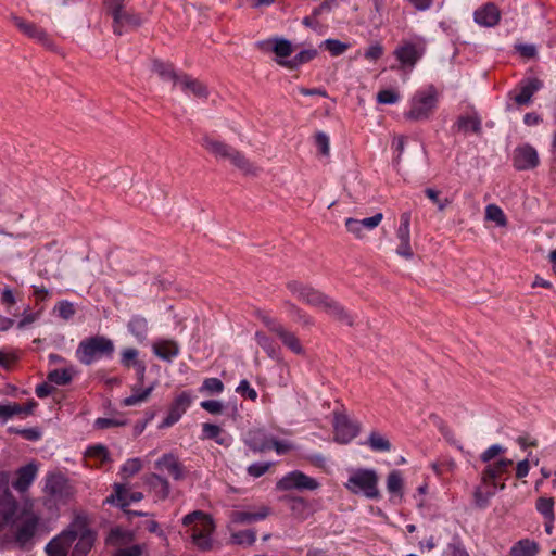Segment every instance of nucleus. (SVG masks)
Instances as JSON below:
<instances>
[{
  "instance_id": "f257e3e1",
  "label": "nucleus",
  "mask_w": 556,
  "mask_h": 556,
  "mask_svg": "<svg viewBox=\"0 0 556 556\" xmlns=\"http://www.w3.org/2000/svg\"><path fill=\"white\" fill-rule=\"evenodd\" d=\"M40 528L41 517L31 506H21L9 492L0 496V532L8 529V542L20 549L30 551L36 544Z\"/></svg>"
},
{
  "instance_id": "f03ea898",
  "label": "nucleus",
  "mask_w": 556,
  "mask_h": 556,
  "mask_svg": "<svg viewBox=\"0 0 556 556\" xmlns=\"http://www.w3.org/2000/svg\"><path fill=\"white\" fill-rule=\"evenodd\" d=\"M201 144L217 161H228L243 175L253 177L258 175L260 168L235 147L207 135L203 136Z\"/></svg>"
},
{
  "instance_id": "7ed1b4c3",
  "label": "nucleus",
  "mask_w": 556,
  "mask_h": 556,
  "mask_svg": "<svg viewBox=\"0 0 556 556\" xmlns=\"http://www.w3.org/2000/svg\"><path fill=\"white\" fill-rule=\"evenodd\" d=\"M288 290L295 295L300 301L321 309L330 317L342 320L344 318V308L339 305L333 299L321 293L320 291L304 286L298 281H290L287 285Z\"/></svg>"
},
{
  "instance_id": "20e7f679",
  "label": "nucleus",
  "mask_w": 556,
  "mask_h": 556,
  "mask_svg": "<svg viewBox=\"0 0 556 556\" xmlns=\"http://www.w3.org/2000/svg\"><path fill=\"white\" fill-rule=\"evenodd\" d=\"M182 523L190 527V538L198 548L207 551L212 547L211 535L215 527L208 515L201 510H194L184 517Z\"/></svg>"
},
{
  "instance_id": "39448f33",
  "label": "nucleus",
  "mask_w": 556,
  "mask_h": 556,
  "mask_svg": "<svg viewBox=\"0 0 556 556\" xmlns=\"http://www.w3.org/2000/svg\"><path fill=\"white\" fill-rule=\"evenodd\" d=\"M114 343L104 336L87 338L78 344L77 359L84 365H90L101 357H111L114 353Z\"/></svg>"
},
{
  "instance_id": "423d86ee",
  "label": "nucleus",
  "mask_w": 556,
  "mask_h": 556,
  "mask_svg": "<svg viewBox=\"0 0 556 556\" xmlns=\"http://www.w3.org/2000/svg\"><path fill=\"white\" fill-rule=\"evenodd\" d=\"M350 492L362 494L368 500L381 498L379 475L372 468H357L350 475Z\"/></svg>"
},
{
  "instance_id": "0eeeda50",
  "label": "nucleus",
  "mask_w": 556,
  "mask_h": 556,
  "mask_svg": "<svg viewBox=\"0 0 556 556\" xmlns=\"http://www.w3.org/2000/svg\"><path fill=\"white\" fill-rule=\"evenodd\" d=\"M438 103V92L433 86L416 92L412 99L410 110L405 114L406 118L413 121L428 119Z\"/></svg>"
},
{
  "instance_id": "6e6552de",
  "label": "nucleus",
  "mask_w": 556,
  "mask_h": 556,
  "mask_svg": "<svg viewBox=\"0 0 556 556\" xmlns=\"http://www.w3.org/2000/svg\"><path fill=\"white\" fill-rule=\"evenodd\" d=\"M319 486V482L305 475L304 472L300 470H293L286 476H283L281 479H279L276 483V489L278 491H291V490H316Z\"/></svg>"
},
{
  "instance_id": "1a4fd4ad",
  "label": "nucleus",
  "mask_w": 556,
  "mask_h": 556,
  "mask_svg": "<svg viewBox=\"0 0 556 556\" xmlns=\"http://www.w3.org/2000/svg\"><path fill=\"white\" fill-rule=\"evenodd\" d=\"M75 541V529L70 527L46 545V553L48 556H67L68 549Z\"/></svg>"
},
{
  "instance_id": "9d476101",
  "label": "nucleus",
  "mask_w": 556,
  "mask_h": 556,
  "mask_svg": "<svg viewBox=\"0 0 556 556\" xmlns=\"http://www.w3.org/2000/svg\"><path fill=\"white\" fill-rule=\"evenodd\" d=\"M71 527H74L76 535L72 556H86L94 544L96 533L80 523H74Z\"/></svg>"
},
{
  "instance_id": "9b49d317",
  "label": "nucleus",
  "mask_w": 556,
  "mask_h": 556,
  "mask_svg": "<svg viewBox=\"0 0 556 556\" xmlns=\"http://www.w3.org/2000/svg\"><path fill=\"white\" fill-rule=\"evenodd\" d=\"M513 164L517 170H528L539 165L536 150L530 144L517 147L514 151Z\"/></svg>"
},
{
  "instance_id": "f8f14e48",
  "label": "nucleus",
  "mask_w": 556,
  "mask_h": 556,
  "mask_svg": "<svg viewBox=\"0 0 556 556\" xmlns=\"http://www.w3.org/2000/svg\"><path fill=\"white\" fill-rule=\"evenodd\" d=\"M191 404V394L189 392H181L173 401L167 416L164 418L160 428H168L176 424L181 416L186 413Z\"/></svg>"
},
{
  "instance_id": "ddd939ff",
  "label": "nucleus",
  "mask_w": 556,
  "mask_h": 556,
  "mask_svg": "<svg viewBox=\"0 0 556 556\" xmlns=\"http://www.w3.org/2000/svg\"><path fill=\"white\" fill-rule=\"evenodd\" d=\"M155 469L167 471L175 480L179 481L186 477V468L173 453L162 455L155 462Z\"/></svg>"
},
{
  "instance_id": "4468645a",
  "label": "nucleus",
  "mask_w": 556,
  "mask_h": 556,
  "mask_svg": "<svg viewBox=\"0 0 556 556\" xmlns=\"http://www.w3.org/2000/svg\"><path fill=\"white\" fill-rule=\"evenodd\" d=\"M422 53L424 49L413 42H404L394 51V55L402 67H414Z\"/></svg>"
},
{
  "instance_id": "2eb2a0df",
  "label": "nucleus",
  "mask_w": 556,
  "mask_h": 556,
  "mask_svg": "<svg viewBox=\"0 0 556 556\" xmlns=\"http://www.w3.org/2000/svg\"><path fill=\"white\" fill-rule=\"evenodd\" d=\"M543 83L539 78H528L519 83V92L513 99L517 105H528L532 96L542 88Z\"/></svg>"
},
{
  "instance_id": "dca6fc26",
  "label": "nucleus",
  "mask_w": 556,
  "mask_h": 556,
  "mask_svg": "<svg viewBox=\"0 0 556 556\" xmlns=\"http://www.w3.org/2000/svg\"><path fill=\"white\" fill-rule=\"evenodd\" d=\"M473 17L477 24L484 27H493L498 24L501 12L494 3L488 2L475 11Z\"/></svg>"
},
{
  "instance_id": "f3484780",
  "label": "nucleus",
  "mask_w": 556,
  "mask_h": 556,
  "mask_svg": "<svg viewBox=\"0 0 556 556\" xmlns=\"http://www.w3.org/2000/svg\"><path fill=\"white\" fill-rule=\"evenodd\" d=\"M113 17V31L115 35H122L123 28L128 26L130 28H138L142 25L143 20L139 14L134 12L125 11L124 9L119 11L117 16L116 13L112 15Z\"/></svg>"
},
{
  "instance_id": "a211bd4d",
  "label": "nucleus",
  "mask_w": 556,
  "mask_h": 556,
  "mask_svg": "<svg viewBox=\"0 0 556 556\" xmlns=\"http://www.w3.org/2000/svg\"><path fill=\"white\" fill-rule=\"evenodd\" d=\"M511 465L513 460L508 458H502L494 464L488 465L482 472V482L485 484H491L493 488H496V479L502 473L507 472Z\"/></svg>"
},
{
  "instance_id": "6ab92c4d",
  "label": "nucleus",
  "mask_w": 556,
  "mask_h": 556,
  "mask_svg": "<svg viewBox=\"0 0 556 556\" xmlns=\"http://www.w3.org/2000/svg\"><path fill=\"white\" fill-rule=\"evenodd\" d=\"M12 20H13L15 26L23 34H25L29 38L38 40L46 47L51 46V40L49 39L47 33L43 29L39 28L37 25H35L33 23L26 22L25 20H23L18 16H13Z\"/></svg>"
},
{
  "instance_id": "aec40b11",
  "label": "nucleus",
  "mask_w": 556,
  "mask_h": 556,
  "mask_svg": "<svg viewBox=\"0 0 556 556\" xmlns=\"http://www.w3.org/2000/svg\"><path fill=\"white\" fill-rule=\"evenodd\" d=\"M142 498L143 494L141 492H128V490L124 485L115 484L114 493L106 498V502L114 503L115 501H117V505L122 509H125L132 502H139Z\"/></svg>"
},
{
  "instance_id": "412c9836",
  "label": "nucleus",
  "mask_w": 556,
  "mask_h": 556,
  "mask_svg": "<svg viewBox=\"0 0 556 556\" xmlns=\"http://www.w3.org/2000/svg\"><path fill=\"white\" fill-rule=\"evenodd\" d=\"M37 470L38 468L34 463H29L18 468L16 471V480L12 482V486L18 492H25L34 482L37 476Z\"/></svg>"
},
{
  "instance_id": "4be33fe9",
  "label": "nucleus",
  "mask_w": 556,
  "mask_h": 556,
  "mask_svg": "<svg viewBox=\"0 0 556 556\" xmlns=\"http://www.w3.org/2000/svg\"><path fill=\"white\" fill-rule=\"evenodd\" d=\"M270 514L267 506L260 507L256 511L233 510L230 513V519L233 523L248 525L265 519Z\"/></svg>"
},
{
  "instance_id": "5701e85b",
  "label": "nucleus",
  "mask_w": 556,
  "mask_h": 556,
  "mask_svg": "<svg viewBox=\"0 0 556 556\" xmlns=\"http://www.w3.org/2000/svg\"><path fill=\"white\" fill-rule=\"evenodd\" d=\"M153 353L161 359L172 362L179 354V345L173 340H160L152 345Z\"/></svg>"
},
{
  "instance_id": "b1692460",
  "label": "nucleus",
  "mask_w": 556,
  "mask_h": 556,
  "mask_svg": "<svg viewBox=\"0 0 556 556\" xmlns=\"http://www.w3.org/2000/svg\"><path fill=\"white\" fill-rule=\"evenodd\" d=\"M454 127L457 129V131L463 134H468L469 131L481 134L482 131L481 119L476 113L471 115H460L457 118Z\"/></svg>"
},
{
  "instance_id": "393cba45",
  "label": "nucleus",
  "mask_w": 556,
  "mask_h": 556,
  "mask_svg": "<svg viewBox=\"0 0 556 556\" xmlns=\"http://www.w3.org/2000/svg\"><path fill=\"white\" fill-rule=\"evenodd\" d=\"M179 84L185 92H191L198 98H207L208 91L206 86L198 79L192 78L187 74H182L179 78Z\"/></svg>"
},
{
  "instance_id": "a878e982",
  "label": "nucleus",
  "mask_w": 556,
  "mask_h": 556,
  "mask_svg": "<svg viewBox=\"0 0 556 556\" xmlns=\"http://www.w3.org/2000/svg\"><path fill=\"white\" fill-rule=\"evenodd\" d=\"M155 384L156 383L153 382L147 388H143V386H140L139 383L134 384L131 387V395L123 400V405L134 406L146 402L154 390Z\"/></svg>"
},
{
  "instance_id": "bb28decb",
  "label": "nucleus",
  "mask_w": 556,
  "mask_h": 556,
  "mask_svg": "<svg viewBox=\"0 0 556 556\" xmlns=\"http://www.w3.org/2000/svg\"><path fill=\"white\" fill-rule=\"evenodd\" d=\"M134 540V533L121 527H114L110 530L105 543L110 546H123Z\"/></svg>"
},
{
  "instance_id": "cd10ccee",
  "label": "nucleus",
  "mask_w": 556,
  "mask_h": 556,
  "mask_svg": "<svg viewBox=\"0 0 556 556\" xmlns=\"http://www.w3.org/2000/svg\"><path fill=\"white\" fill-rule=\"evenodd\" d=\"M317 55L316 49H305L295 54L290 60H277V63L283 67L295 70L302 64L312 61Z\"/></svg>"
},
{
  "instance_id": "c85d7f7f",
  "label": "nucleus",
  "mask_w": 556,
  "mask_h": 556,
  "mask_svg": "<svg viewBox=\"0 0 556 556\" xmlns=\"http://www.w3.org/2000/svg\"><path fill=\"white\" fill-rule=\"evenodd\" d=\"M540 551L539 544L529 539L516 542L509 551L510 556H536Z\"/></svg>"
},
{
  "instance_id": "c756f323",
  "label": "nucleus",
  "mask_w": 556,
  "mask_h": 556,
  "mask_svg": "<svg viewBox=\"0 0 556 556\" xmlns=\"http://www.w3.org/2000/svg\"><path fill=\"white\" fill-rule=\"evenodd\" d=\"M282 501L288 502L292 515L300 519H306L311 515L308 503L299 496H285Z\"/></svg>"
},
{
  "instance_id": "7c9ffc66",
  "label": "nucleus",
  "mask_w": 556,
  "mask_h": 556,
  "mask_svg": "<svg viewBox=\"0 0 556 556\" xmlns=\"http://www.w3.org/2000/svg\"><path fill=\"white\" fill-rule=\"evenodd\" d=\"M245 443L254 452H265L271 448L270 438L258 430L249 432Z\"/></svg>"
},
{
  "instance_id": "2f4dec72",
  "label": "nucleus",
  "mask_w": 556,
  "mask_h": 556,
  "mask_svg": "<svg viewBox=\"0 0 556 556\" xmlns=\"http://www.w3.org/2000/svg\"><path fill=\"white\" fill-rule=\"evenodd\" d=\"M276 336L281 340L282 344L289 350H291L294 354H304V349L299 338L295 336L294 332L285 328V326L281 327V329L276 333Z\"/></svg>"
},
{
  "instance_id": "473e14b6",
  "label": "nucleus",
  "mask_w": 556,
  "mask_h": 556,
  "mask_svg": "<svg viewBox=\"0 0 556 556\" xmlns=\"http://www.w3.org/2000/svg\"><path fill=\"white\" fill-rule=\"evenodd\" d=\"M152 71L163 80H170L174 84H179V78H181V75L175 72L173 64L160 60H153Z\"/></svg>"
},
{
  "instance_id": "72a5a7b5",
  "label": "nucleus",
  "mask_w": 556,
  "mask_h": 556,
  "mask_svg": "<svg viewBox=\"0 0 556 556\" xmlns=\"http://www.w3.org/2000/svg\"><path fill=\"white\" fill-rule=\"evenodd\" d=\"M365 444L374 452H390L392 448L389 439L378 431H371Z\"/></svg>"
},
{
  "instance_id": "f704fd0d",
  "label": "nucleus",
  "mask_w": 556,
  "mask_h": 556,
  "mask_svg": "<svg viewBox=\"0 0 556 556\" xmlns=\"http://www.w3.org/2000/svg\"><path fill=\"white\" fill-rule=\"evenodd\" d=\"M128 330L137 338L139 342H143L148 336V321L144 317L134 316L128 325Z\"/></svg>"
},
{
  "instance_id": "c9c22d12",
  "label": "nucleus",
  "mask_w": 556,
  "mask_h": 556,
  "mask_svg": "<svg viewBox=\"0 0 556 556\" xmlns=\"http://www.w3.org/2000/svg\"><path fill=\"white\" fill-rule=\"evenodd\" d=\"M148 483L162 500L169 495L170 485L166 478L157 473H152L148 478Z\"/></svg>"
},
{
  "instance_id": "e433bc0d",
  "label": "nucleus",
  "mask_w": 556,
  "mask_h": 556,
  "mask_svg": "<svg viewBox=\"0 0 556 556\" xmlns=\"http://www.w3.org/2000/svg\"><path fill=\"white\" fill-rule=\"evenodd\" d=\"M273 42V51L275 54L280 58V60H285L286 58L290 56L293 52V46L291 41L283 39V38H274L270 41L261 42L260 46L264 47L265 45H268Z\"/></svg>"
},
{
  "instance_id": "4c0bfd02",
  "label": "nucleus",
  "mask_w": 556,
  "mask_h": 556,
  "mask_svg": "<svg viewBox=\"0 0 556 556\" xmlns=\"http://www.w3.org/2000/svg\"><path fill=\"white\" fill-rule=\"evenodd\" d=\"M387 489L393 495L403 496L404 480L401 471L392 470L387 477Z\"/></svg>"
},
{
  "instance_id": "58836bf2",
  "label": "nucleus",
  "mask_w": 556,
  "mask_h": 556,
  "mask_svg": "<svg viewBox=\"0 0 556 556\" xmlns=\"http://www.w3.org/2000/svg\"><path fill=\"white\" fill-rule=\"evenodd\" d=\"M202 439L214 440L219 445H227V439L222 437V428L214 424L205 422L202 425Z\"/></svg>"
},
{
  "instance_id": "ea45409f",
  "label": "nucleus",
  "mask_w": 556,
  "mask_h": 556,
  "mask_svg": "<svg viewBox=\"0 0 556 556\" xmlns=\"http://www.w3.org/2000/svg\"><path fill=\"white\" fill-rule=\"evenodd\" d=\"M74 370L72 368L54 369L48 374V381L58 386H65L72 381Z\"/></svg>"
},
{
  "instance_id": "a19ab883",
  "label": "nucleus",
  "mask_w": 556,
  "mask_h": 556,
  "mask_svg": "<svg viewBox=\"0 0 556 556\" xmlns=\"http://www.w3.org/2000/svg\"><path fill=\"white\" fill-rule=\"evenodd\" d=\"M396 237L399 241L410 240V212H404L401 214L400 226L396 230Z\"/></svg>"
},
{
  "instance_id": "79ce46f5",
  "label": "nucleus",
  "mask_w": 556,
  "mask_h": 556,
  "mask_svg": "<svg viewBox=\"0 0 556 556\" xmlns=\"http://www.w3.org/2000/svg\"><path fill=\"white\" fill-rule=\"evenodd\" d=\"M485 218L488 220L495 222L497 226H506L507 218L503 212V210L496 204H489L485 207Z\"/></svg>"
},
{
  "instance_id": "37998d69",
  "label": "nucleus",
  "mask_w": 556,
  "mask_h": 556,
  "mask_svg": "<svg viewBox=\"0 0 556 556\" xmlns=\"http://www.w3.org/2000/svg\"><path fill=\"white\" fill-rule=\"evenodd\" d=\"M257 344L267 353L271 358L277 356V346L274 341L267 337L264 332L257 331L255 333Z\"/></svg>"
},
{
  "instance_id": "c03bdc74",
  "label": "nucleus",
  "mask_w": 556,
  "mask_h": 556,
  "mask_svg": "<svg viewBox=\"0 0 556 556\" xmlns=\"http://www.w3.org/2000/svg\"><path fill=\"white\" fill-rule=\"evenodd\" d=\"M425 194L433 204L437 205L440 212L444 211L452 203V200L448 198H440L441 191L433 188H426Z\"/></svg>"
},
{
  "instance_id": "a18cd8bd",
  "label": "nucleus",
  "mask_w": 556,
  "mask_h": 556,
  "mask_svg": "<svg viewBox=\"0 0 556 556\" xmlns=\"http://www.w3.org/2000/svg\"><path fill=\"white\" fill-rule=\"evenodd\" d=\"M372 8H370V13L368 17L366 18L363 16L362 18L357 20L358 24H365L367 22L372 23L376 27L380 24V11L383 5V0H371Z\"/></svg>"
},
{
  "instance_id": "49530a36",
  "label": "nucleus",
  "mask_w": 556,
  "mask_h": 556,
  "mask_svg": "<svg viewBox=\"0 0 556 556\" xmlns=\"http://www.w3.org/2000/svg\"><path fill=\"white\" fill-rule=\"evenodd\" d=\"M314 143L321 156L329 157L330 140L329 137L324 131H317L314 135Z\"/></svg>"
},
{
  "instance_id": "de8ad7c7",
  "label": "nucleus",
  "mask_w": 556,
  "mask_h": 556,
  "mask_svg": "<svg viewBox=\"0 0 556 556\" xmlns=\"http://www.w3.org/2000/svg\"><path fill=\"white\" fill-rule=\"evenodd\" d=\"M536 509L540 511L547 520H554V501L552 497H540L536 501Z\"/></svg>"
},
{
  "instance_id": "09e8293b",
  "label": "nucleus",
  "mask_w": 556,
  "mask_h": 556,
  "mask_svg": "<svg viewBox=\"0 0 556 556\" xmlns=\"http://www.w3.org/2000/svg\"><path fill=\"white\" fill-rule=\"evenodd\" d=\"M233 543L239 545H253L256 541V532L254 530H243L231 534Z\"/></svg>"
},
{
  "instance_id": "8fccbe9b",
  "label": "nucleus",
  "mask_w": 556,
  "mask_h": 556,
  "mask_svg": "<svg viewBox=\"0 0 556 556\" xmlns=\"http://www.w3.org/2000/svg\"><path fill=\"white\" fill-rule=\"evenodd\" d=\"M285 305L289 309V312L296 316V320L302 324L304 327H311L314 325V320L311 316L305 314L302 309H300L296 305L291 302H285Z\"/></svg>"
},
{
  "instance_id": "3c124183",
  "label": "nucleus",
  "mask_w": 556,
  "mask_h": 556,
  "mask_svg": "<svg viewBox=\"0 0 556 556\" xmlns=\"http://www.w3.org/2000/svg\"><path fill=\"white\" fill-rule=\"evenodd\" d=\"M200 391H206L212 394H219L224 391V383L218 378H206L204 379Z\"/></svg>"
},
{
  "instance_id": "603ef678",
  "label": "nucleus",
  "mask_w": 556,
  "mask_h": 556,
  "mask_svg": "<svg viewBox=\"0 0 556 556\" xmlns=\"http://www.w3.org/2000/svg\"><path fill=\"white\" fill-rule=\"evenodd\" d=\"M138 355L137 349L127 348L121 354V364L126 368H130L134 367L135 363H142V361L138 359Z\"/></svg>"
},
{
  "instance_id": "864d4df0",
  "label": "nucleus",
  "mask_w": 556,
  "mask_h": 556,
  "mask_svg": "<svg viewBox=\"0 0 556 556\" xmlns=\"http://www.w3.org/2000/svg\"><path fill=\"white\" fill-rule=\"evenodd\" d=\"M141 467L142 463L140 458H130L123 465L121 472L124 478H129L139 472Z\"/></svg>"
},
{
  "instance_id": "5fc2aeb1",
  "label": "nucleus",
  "mask_w": 556,
  "mask_h": 556,
  "mask_svg": "<svg viewBox=\"0 0 556 556\" xmlns=\"http://www.w3.org/2000/svg\"><path fill=\"white\" fill-rule=\"evenodd\" d=\"M321 47H324L326 50H328L331 55L337 56L341 55L345 52L348 49V45L336 40V39H327L321 43Z\"/></svg>"
},
{
  "instance_id": "6e6d98bb",
  "label": "nucleus",
  "mask_w": 556,
  "mask_h": 556,
  "mask_svg": "<svg viewBox=\"0 0 556 556\" xmlns=\"http://www.w3.org/2000/svg\"><path fill=\"white\" fill-rule=\"evenodd\" d=\"M236 392L242 397L249 399L253 402L256 401L258 396L256 390L250 386V382L247 379L240 381L239 386L236 388Z\"/></svg>"
},
{
  "instance_id": "4d7b16f0",
  "label": "nucleus",
  "mask_w": 556,
  "mask_h": 556,
  "mask_svg": "<svg viewBox=\"0 0 556 556\" xmlns=\"http://www.w3.org/2000/svg\"><path fill=\"white\" fill-rule=\"evenodd\" d=\"M22 414L21 405L17 403H0V418L4 421L9 418Z\"/></svg>"
},
{
  "instance_id": "13d9d810",
  "label": "nucleus",
  "mask_w": 556,
  "mask_h": 556,
  "mask_svg": "<svg viewBox=\"0 0 556 556\" xmlns=\"http://www.w3.org/2000/svg\"><path fill=\"white\" fill-rule=\"evenodd\" d=\"M9 431L12 433L20 434L24 439L28 441H37L41 438V431L38 428H24V429H17V428H9Z\"/></svg>"
},
{
  "instance_id": "bf43d9fd",
  "label": "nucleus",
  "mask_w": 556,
  "mask_h": 556,
  "mask_svg": "<svg viewBox=\"0 0 556 556\" xmlns=\"http://www.w3.org/2000/svg\"><path fill=\"white\" fill-rule=\"evenodd\" d=\"M382 218H383L382 213H377L374 216L368 217V218H364L362 220L354 219V218L350 217V226H352V225H362L364 227L372 229V228L377 227L380 224Z\"/></svg>"
},
{
  "instance_id": "052dcab7",
  "label": "nucleus",
  "mask_w": 556,
  "mask_h": 556,
  "mask_svg": "<svg viewBox=\"0 0 556 556\" xmlns=\"http://www.w3.org/2000/svg\"><path fill=\"white\" fill-rule=\"evenodd\" d=\"M399 99V93L391 89L381 90L377 94V101L381 104H393L396 103Z\"/></svg>"
},
{
  "instance_id": "680f3d73",
  "label": "nucleus",
  "mask_w": 556,
  "mask_h": 556,
  "mask_svg": "<svg viewBox=\"0 0 556 556\" xmlns=\"http://www.w3.org/2000/svg\"><path fill=\"white\" fill-rule=\"evenodd\" d=\"M55 309L61 318L68 320L75 315V308L73 303L68 301H61L56 305Z\"/></svg>"
},
{
  "instance_id": "e2e57ef3",
  "label": "nucleus",
  "mask_w": 556,
  "mask_h": 556,
  "mask_svg": "<svg viewBox=\"0 0 556 556\" xmlns=\"http://www.w3.org/2000/svg\"><path fill=\"white\" fill-rule=\"evenodd\" d=\"M270 466L271 463H254L248 467L247 472L253 478H260L268 471Z\"/></svg>"
},
{
  "instance_id": "0e129e2a",
  "label": "nucleus",
  "mask_w": 556,
  "mask_h": 556,
  "mask_svg": "<svg viewBox=\"0 0 556 556\" xmlns=\"http://www.w3.org/2000/svg\"><path fill=\"white\" fill-rule=\"evenodd\" d=\"M494 495V491L483 492L480 486L475 490L473 497L475 503L479 508H484L489 504L490 497Z\"/></svg>"
},
{
  "instance_id": "69168bd1",
  "label": "nucleus",
  "mask_w": 556,
  "mask_h": 556,
  "mask_svg": "<svg viewBox=\"0 0 556 556\" xmlns=\"http://www.w3.org/2000/svg\"><path fill=\"white\" fill-rule=\"evenodd\" d=\"M87 455L100 459L102 463L109 459V452L103 445L90 446L87 450Z\"/></svg>"
},
{
  "instance_id": "338daca9",
  "label": "nucleus",
  "mask_w": 556,
  "mask_h": 556,
  "mask_svg": "<svg viewBox=\"0 0 556 556\" xmlns=\"http://www.w3.org/2000/svg\"><path fill=\"white\" fill-rule=\"evenodd\" d=\"M200 405L203 409L214 415L220 414L224 409L223 403L217 400L203 401Z\"/></svg>"
},
{
  "instance_id": "774afa93",
  "label": "nucleus",
  "mask_w": 556,
  "mask_h": 556,
  "mask_svg": "<svg viewBox=\"0 0 556 556\" xmlns=\"http://www.w3.org/2000/svg\"><path fill=\"white\" fill-rule=\"evenodd\" d=\"M505 452V448L502 447L501 445L498 444H494L492 446H490L488 450H485L480 458L483 463H489L490 460H492L494 457H496L497 455L502 454Z\"/></svg>"
}]
</instances>
